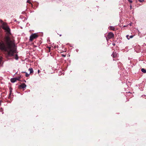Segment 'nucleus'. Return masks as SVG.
<instances>
[{"instance_id": "obj_1", "label": "nucleus", "mask_w": 146, "mask_h": 146, "mask_svg": "<svg viewBox=\"0 0 146 146\" xmlns=\"http://www.w3.org/2000/svg\"><path fill=\"white\" fill-rule=\"evenodd\" d=\"M6 40V46L1 41L0 42V49L5 51H7L9 55L12 56L16 52V48L14 42L11 40L10 37H5Z\"/></svg>"}, {"instance_id": "obj_2", "label": "nucleus", "mask_w": 146, "mask_h": 146, "mask_svg": "<svg viewBox=\"0 0 146 146\" xmlns=\"http://www.w3.org/2000/svg\"><path fill=\"white\" fill-rule=\"evenodd\" d=\"M0 23L2 25L3 29L5 30L6 36H11L12 34L11 32V29L6 23L4 22L2 20H0Z\"/></svg>"}, {"instance_id": "obj_3", "label": "nucleus", "mask_w": 146, "mask_h": 146, "mask_svg": "<svg viewBox=\"0 0 146 146\" xmlns=\"http://www.w3.org/2000/svg\"><path fill=\"white\" fill-rule=\"evenodd\" d=\"M26 87V85L24 84L23 83L21 85H20L19 86V88L20 89H22Z\"/></svg>"}, {"instance_id": "obj_4", "label": "nucleus", "mask_w": 146, "mask_h": 146, "mask_svg": "<svg viewBox=\"0 0 146 146\" xmlns=\"http://www.w3.org/2000/svg\"><path fill=\"white\" fill-rule=\"evenodd\" d=\"M114 35L111 32H109L108 34V36H114Z\"/></svg>"}, {"instance_id": "obj_5", "label": "nucleus", "mask_w": 146, "mask_h": 146, "mask_svg": "<svg viewBox=\"0 0 146 146\" xmlns=\"http://www.w3.org/2000/svg\"><path fill=\"white\" fill-rule=\"evenodd\" d=\"M38 35L37 33H34L32 34L30 36H38Z\"/></svg>"}, {"instance_id": "obj_6", "label": "nucleus", "mask_w": 146, "mask_h": 146, "mask_svg": "<svg viewBox=\"0 0 146 146\" xmlns=\"http://www.w3.org/2000/svg\"><path fill=\"white\" fill-rule=\"evenodd\" d=\"M109 29L111 30L115 31V28L112 26H110L109 27Z\"/></svg>"}, {"instance_id": "obj_7", "label": "nucleus", "mask_w": 146, "mask_h": 146, "mask_svg": "<svg viewBox=\"0 0 146 146\" xmlns=\"http://www.w3.org/2000/svg\"><path fill=\"white\" fill-rule=\"evenodd\" d=\"M29 70L30 72V74H32L33 72V70L32 68H29Z\"/></svg>"}, {"instance_id": "obj_8", "label": "nucleus", "mask_w": 146, "mask_h": 146, "mask_svg": "<svg viewBox=\"0 0 146 146\" xmlns=\"http://www.w3.org/2000/svg\"><path fill=\"white\" fill-rule=\"evenodd\" d=\"M36 37H30V38L29 39V41H32L33 40L35 39Z\"/></svg>"}, {"instance_id": "obj_9", "label": "nucleus", "mask_w": 146, "mask_h": 146, "mask_svg": "<svg viewBox=\"0 0 146 146\" xmlns=\"http://www.w3.org/2000/svg\"><path fill=\"white\" fill-rule=\"evenodd\" d=\"M11 82L14 83L15 82L16 79L14 78H12L11 79Z\"/></svg>"}, {"instance_id": "obj_10", "label": "nucleus", "mask_w": 146, "mask_h": 146, "mask_svg": "<svg viewBox=\"0 0 146 146\" xmlns=\"http://www.w3.org/2000/svg\"><path fill=\"white\" fill-rule=\"evenodd\" d=\"M111 56L113 57V58H115V57H116V54H115V53L113 52V54L111 55Z\"/></svg>"}, {"instance_id": "obj_11", "label": "nucleus", "mask_w": 146, "mask_h": 146, "mask_svg": "<svg viewBox=\"0 0 146 146\" xmlns=\"http://www.w3.org/2000/svg\"><path fill=\"white\" fill-rule=\"evenodd\" d=\"M141 71H142L143 72V73H146V70H145V69H144V68H142V69H141Z\"/></svg>"}, {"instance_id": "obj_12", "label": "nucleus", "mask_w": 146, "mask_h": 146, "mask_svg": "<svg viewBox=\"0 0 146 146\" xmlns=\"http://www.w3.org/2000/svg\"><path fill=\"white\" fill-rule=\"evenodd\" d=\"M12 92V89L11 88H10V93H9V98L10 97V96L11 95Z\"/></svg>"}, {"instance_id": "obj_13", "label": "nucleus", "mask_w": 146, "mask_h": 146, "mask_svg": "<svg viewBox=\"0 0 146 146\" xmlns=\"http://www.w3.org/2000/svg\"><path fill=\"white\" fill-rule=\"evenodd\" d=\"M23 73H25V74H26L25 76L26 77H28V76H29V74H28L27 72H23Z\"/></svg>"}, {"instance_id": "obj_14", "label": "nucleus", "mask_w": 146, "mask_h": 146, "mask_svg": "<svg viewBox=\"0 0 146 146\" xmlns=\"http://www.w3.org/2000/svg\"><path fill=\"white\" fill-rule=\"evenodd\" d=\"M15 78L16 79V81H17V80H20L19 79H20L21 78V77H19L18 78Z\"/></svg>"}, {"instance_id": "obj_15", "label": "nucleus", "mask_w": 146, "mask_h": 146, "mask_svg": "<svg viewBox=\"0 0 146 146\" xmlns=\"http://www.w3.org/2000/svg\"><path fill=\"white\" fill-rule=\"evenodd\" d=\"M15 58L16 60H17L18 59V57L17 54H16L15 56Z\"/></svg>"}, {"instance_id": "obj_16", "label": "nucleus", "mask_w": 146, "mask_h": 146, "mask_svg": "<svg viewBox=\"0 0 146 146\" xmlns=\"http://www.w3.org/2000/svg\"><path fill=\"white\" fill-rule=\"evenodd\" d=\"M47 48H48V52H50L51 48L50 47H48Z\"/></svg>"}, {"instance_id": "obj_17", "label": "nucleus", "mask_w": 146, "mask_h": 146, "mask_svg": "<svg viewBox=\"0 0 146 146\" xmlns=\"http://www.w3.org/2000/svg\"><path fill=\"white\" fill-rule=\"evenodd\" d=\"M27 2L30 4H32V3H31V2H30V1L29 0H28L27 1Z\"/></svg>"}, {"instance_id": "obj_18", "label": "nucleus", "mask_w": 146, "mask_h": 146, "mask_svg": "<svg viewBox=\"0 0 146 146\" xmlns=\"http://www.w3.org/2000/svg\"><path fill=\"white\" fill-rule=\"evenodd\" d=\"M128 1L131 3H132V1L131 0H128Z\"/></svg>"}, {"instance_id": "obj_19", "label": "nucleus", "mask_w": 146, "mask_h": 146, "mask_svg": "<svg viewBox=\"0 0 146 146\" xmlns=\"http://www.w3.org/2000/svg\"><path fill=\"white\" fill-rule=\"evenodd\" d=\"M1 58L0 57V63L1 62Z\"/></svg>"}, {"instance_id": "obj_20", "label": "nucleus", "mask_w": 146, "mask_h": 146, "mask_svg": "<svg viewBox=\"0 0 146 146\" xmlns=\"http://www.w3.org/2000/svg\"><path fill=\"white\" fill-rule=\"evenodd\" d=\"M40 70H38V73H39L40 72Z\"/></svg>"}, {"instance_id": "obj_21", "label": "nucleus", "mask_w": 146, "mask_h": 146, "mask_svg": "<svg viewBox=\"0 0 146 146\" xmlns=\"http://www.w3.org/2000/svg\"><path fill=\"white\" fill-rule=\"evenodd\" d=\"M112 37H108V39H110Z\"/></svg>"}, {"instance_id": "obj_22", "label": "nucleus", "mask_w": 146, "mask_h": 146, "mask_svg": "<svg viewBox=\"0 0 146 146\" xmlns=\"http://www.w3.org/2000/svg\"><path fill=\"white\" fill-rule=\"evenodd\" d=\"M41 43H42V42H41V41H40V42L39 43V44H41Z\"/></svg>"}, {"instance_id": "obj_23", "label": "nucleus", "mask_w": 146, "mask_h": 146, "mask_svg": "<svg viewBox=\"0 0 146 146\" xmlns=\"http://www.w3.org/2000/svg\"><path fill=\"white\" fill-rule=\"evenodd\" d=\"M139 0V1H140V2H142L141 1V0Z\"/></svg>"}, {"instance_id": "obj_24", "label": "nucleus", "mask_w": 146, "mask_h": 146, "mask_svg": "<svg viewBox=\"0 0 146 146\" xmlns=\"http://www.w3.org/2000/svg\"><path fill=\"white\" fill-rule=\"evenodd\" d=\"M62 56H64V57H65L66 56L65 55H63Z\"/></svg>"}, {"instance_id": "obj_25", "label": "nucleus", "mask_w": 146, "mask_h": 146, "mask_svg": "<svg viewBox=\"0 0 146 146\" xmlns=\"http://www.w3.org/2000/svg\"><path fill=\"white\" fill-rule=\"evenodd\" d=\"M106 38L107 40H108V38H107V37H106Z\"/></svg>"}, {"instance_id": "obj_26", "label": "nucleus", "mask_w": 146, "mask_h": 146, "mask_svg": "<svg viewBox=\"0 0 146 146\" xmlns=\"http://www.w3.org/2000/svg\"><path fill=\"white\" fill-rule=\"evenodd\" d=\"M126 36V37L129 36V35H127Z\"/></svg>"}, {"instance_id": "obj_27", "label": "nucleus", "mask_w": 146, "mask_h": 146, "mask_svg": "<svg viewBox=\"0 0 146 146\" xmlns=\"http://www.w3.org/2000/svg\"><path fill=\"white\" fill-rule=\"evenodd\" d=\"M130 36V37H131V36H132V35H131V36Z\"/></svg>"}, {"instance_id": "obj_28", "label": "nucleus", "mask_w": 146, "mask_h": 146, "mask_svg": "<svg viewBox=\"0 0 146 146\" xmlns=\"http://www.w3.org/2000/svg\"><path fill=\"white\" fill-rule=\"evenodd\" d=\"M130 8H131V6H130Z\"/></svg>"}, {"instance_id": "obj_29", "label": "nucleus", "mask_w": 146, "mask_h": 146, "mask_svg": "<svg viewBox=\"0 0 146 146\" xmlns=\"http://www.w3.org/2000/svg\"><path fill=\"white\" fill-rule=\"evenodd\" d=\"M131 24H130V26H131Z\"/></svg>"}, {"instance_id": "obj_30", "label": "nucleus", "mask_w": 146, "mask_h": 146, "mask_svg": "<svg viewBox=\"0 0 146 146\" xmlns=\"http://www.w3.org/2000/svg\"><path fill=\"white\" fill-rule=\"evenodd\" d=\"M127 38L128 39H129V38H128V37H127Z\"/></svg>"}, {"instance_id": "obj_31", "label": "nucleus", "mask_w": 146, "mask_h": 146, "mask_svg": "<svg viewBox=\"0 0 146 146\" xmlns=\"http://www.w3.org/2000/svg\"><path fill=\"white\" fill-rule=\"evenodd\" d=\"M133 37H130V38H132Z\"/></svg>"}]
</instances>
